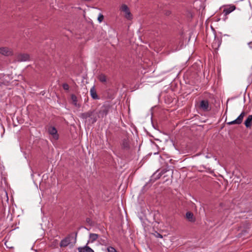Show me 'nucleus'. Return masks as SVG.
I'll list each match as a JSON object with an SVG mask.
<instances>
[{
    "label": "nucleus",
    "instance_id": "39448f33",
    "mask_svg": "<svg viewBox=\"0 0 252 252\" xmlns=\"http://www.w3.org/2000/svg\"><path fill=\"white\" fill-rule=\"evenodd\" d=\"M0 54L4 56H10L13 55L12 50L7 47L0 48Z\"/></svg>",
    "mask_w": 252,
    "mask_h": 252
},
{
    "label": "nucleus",
    "instance_id": "9b49d317",
    "mask_svg": "<svg viewBox=\"0 0 252 252\" xmlns=\"http://www.w3.org/2000/svg\"><path fill=\"white\" fill-rule=\"evenodd\" d=\"M186 219L190 222H193L195 221V218L193 214L191 212H188L186 215Z\"/></svg>",
    "mask_w": 252,
    "mask_h": 252
},
{
    "label": "nucleus",
    "instance_id": "0eeeda50",
    "mask_svg": "<svg viewBox=\"0 0 252 252\" xmlns=\"http://www.w3.org/2000/svg\"><path fill=\"white\" fill-rule=\"evenodd\" d=\"M16 61L19 62L30 60V56L28 54H19L16 57Z\"/></svg>",
    "mask_w": 252,
    "mask_h": 252
},
{
    "label": "nucleus",
    "instance_id": "5701e85b",
    "mask_svg": "<svg viewBox=\"0 0 252 252\" xmlns=\"http://www.w3.org/2000/svg\"><path fill=\"white\" fill-rule=\"evenodd\" d=\"M216 43H218V47H219L220 44H221V41L219 38L215 39V42H214L213 44H216Z\"/></svg>",
    "mask_w": 252,
    "mask_h": 252
},
{
    "label": "nucleus",
    "instance_id": "f257e3e1",
    "mask_svg": "<svg viewBox=\"0 0 252 252\" xmlns=\"http://www.w3.org/2000/svg\"><path fill=\"white\" fill-rule=\"evenodd\" d=\"M110 109V106L108 104L102 105L97 113V117L101 118H104L108 114Z\"/></svg>",
    "mask_w": 252,
    "mask_h": 252
},
{
    "label": "nucleus",
    "instance_id": "f8f14e48",
    "mask_svg": "<svg viewBox=\"0 0 252 252\" xmlns=\"http://www.w3.org/2000/svg\"><path fill=\"white\" fill-rule=\"evenodd\" d=\"M122 147L125 150H128L129 149V142L127 139H124L123 140Z\"/></svg>",
    "mask_w": 252,
    "mask_h": 252
},
{
    "label": "nucleus",
    "instance_id": "a211bd4d",
    "mask_svg": "<svg viewBox=\"0 0 252 252\" xmlns=\"http://www.w3.org/2000/svg\"><path fill=\"white\" fill-rule=\"evenodd\" d=\"M98 79L102 83H105L106 82V76L103 74H101L98 75Z\"/></svg>",
    "mask_w": 252,
    "mask_h": 252
},
{
    "label": "nucleus",
    "instance_id": "412c9836",
    "mask_svg": "<svg viewBox=\"0 0 252 252\" xmlns=\"http://www.w3.org/2000/svg\"><path fill=\"white\" fill-rule=\"evenodd\" d=\"M63 88L65 91H68L69 90V86L66 83H64L63 84Z\"/></svg>",
    "mask_w": 252,
    "mask_h": 252
},
{
    "label": "nucleus",
    "instance_id": "6ab92c4d",
    "mask_svg": "<svg viewBox=\"0 0 252 252\" xmlns=\"http://www.w3.org/2000/svg\"><path fill=\"white\" fill-rule=\"evenodd\" d=\"M71 100L75 105H77V98L75 95L72 94L71 95Z\"/></svg>",
    "mask_w": 252,
    "mask_h": 252
},
{
    "label": "nucleus",
    "instance_id": "4468645a",
    "mask_svg": "<svg viewBox=\"0 0 252 252\" xmlns=\"http://www.w3.org/2000/svg\"><path fill=\"white\" fill-rule=\"evenodd\" d=\"M161 176V173H160L159 170H157L156 172H155L152 176L151 181H152L153 182H155L157 180L160 178V177Z\"/></svg>",
    "mask_w": 252,
    "mask_h": 252
},
{
    "label": "nucleus",
    "instance_id": "ddd939ff",
    "mask_svg": "<svg viewBox=\"0 0 252 252\" xmlns=\"http://www.w3.org/2000/svg\"><path fill=\"white\" fill-rule=\"evenodd\" d=\"M244 124L247 128L251 127L252 125V115L248 116V118L245 121Z\"/></svg>",
    "mask_w": 252,
    "mask_h": 252
},
{
    "label": "nucleus",
    "instance_id": "f03ea898",
    "mask_svg": "<svg viewBox=\"0 0 252 252\" xmlns=\"http://www.w3.org/2000/svg\"><path fill=\"white\" fill-rule=\"evenodd\" d=\"M94 110H90L87 112L82 113L81 117L83 119H86L88 118H90L93 120V122H95L97 121V118L94 116Z\"/></svg>",
    "mask_w": 252,
    "mask_h": 252
},
{
    "label": "nucleus",
    "instance_id": "393cba45",
    "mask_svg": "<svg viewBox=\"0 0 252 252\" xmlns=\"http://www.w3.org/2000/svg\"><path fill=\"white\" fill-rule=\"evenodd\" d=\"M157 237H159V238H162V235L161 234H160L159 233H157Z\"/></svg>",
    "mask_w": 252,
    "mask_h": 252
},
{
    "label": "nucleus",
    "instance_id": "20e7f679",
    "mask_svg": "<svg viewBox=\"0 0 252 252\" xmlns=\"http://www.w3.org/2000/svg\"><path fill=\"white\" fill-rule=\"evenodd\" d=\"M120 10L121 11L125 13V17L127 20H131L132 18V15L128 7V6L124 4H122Z\"/></svg>",
    "mask_w": 252,
    "mask_h": 252
},
{
    "label": "nucleus",
    "instance_id": "a878e982",
    "mask_svg": "<svg viewBox=\"0 0 252 252\" xmlns=\"http://www.w3.org/2000/svg\"><path fill=\"white\" fill-rule=\"evenodd\" d=\"M173 170L172 169V174H173Z\"/></svg>",
    "mask_w": 252,
    "mask_h": 252
},
{
    "label": "nucleus",
    "instance_id": "dca6fc26",
    "mask_svg": "<svg viewBox=\"0 0 252 252\" xmlns=\"http://www.w3.org/2000/svg\"><path fill=\"white\" fill-rule=\"evenodd\" d=\"M90 94L92 97L94 99H98V96L96 92L94 86H93L91 88L90 90Z\"/></svg>",
    "mask_w": 252,
    "mask_h": 252
},
{
    "label": "nucleus",
    "instance_id": "9d476101",
    "mask_svg": "<svg viewBox=\"0 0 252 252\" xmlns=\"http://www.w3.org/2000/svg\"><path fill=\"white\" fill-rule=\"evenodd\" d=\"M70 243V237H66L64 239H63L60 244L61 247H65L67 246Z\"/></svg>",
    "mask_w": 252,
    "mask_h": 252
},
{
    "label": "nucleus",
    "instance_id": "1a4fd4ad",
    "mask_svg": "<svg viewBox=\"0 0 252 252\" xmlns=\"http://www.w3.org/2000/svg\"><path fill=\"white\" fill-rule=\"evenodd\" d=\"M235 9H236V6L234 5H231L224 8L223 13L225 16H226L233 11Z\"/></svg>",
    "mask_w": 252,
    "mask_h": 252
},
{
    "label": "nucleus",
    "instance_id": "b1692460",
    "mask_svg": "<svg viewBox=\"0 0 252 252\" xmlns=\"http://www.w3.org/2000/svg\"><path fill=\"white\" fill-rule=\"evenodd\" d=\"M170 169H163L161 171H159L160 173H161V175L162 176L163 174H164L165 173H166L167 171H169Z\"/></svg>",
    "mask_w": 252,
    "mask_h": 252
},
{
    "label": "nucleus",
    "instance_id": "aec40b11",
    "mask_svg": "<svg viewBox=\"0 0 252 252\" xmlns=\"http://www.w3.org/2000/svg\"><path fill=\"white\" fill-rule=\"evenodd\" d=\"M107 250L108 252H118L114 247L111 246L108 247Z\"/></svg>",
    "mask_w": 252,
    "mask_h": 252
},
{
    "label": "nucleus",
    "instance_id": "6e6552de",
    "mask_svg": "<svg viewBox=\"0 0 252 252\" xmlns=\"http://www.w3.org/2000/svg\"><path fill=\"white\" fill-rule=\"evenodd\" d=\"M49 133L52 135L55 140H57L59 138V135L57 133L56 128L54 126H49L48 129Z\"/></svg>",
    "mask_w": 252,
    "mask_h": 252
},
{
    "label": "nucleus",
    "instance_id": "423d86ee",
    "mask_svg": "<svg viewBox=\"0 0 252 252\" xmlns=\"http://www.w3.org/2000/svg\"><path fill=\"white\" fill-rule=\"evenodd\" d=\"M245 115V112H242L236 120L232 121L231 122H228L227 124L228 125H234V124L239 125V124H241Z\"/></svg>",
    "mask_w": 252,
    "mask_h": 252
},
{
    "label": "nucleus",
    "instance_id": "f3484780",
    "mask_svg": "<svg viewBox=\"0 0 252 252\" xmlns=\"http://www.w3.org/2000/svg\"><path fill=\"white\" fill-rule=\"evenodd\" d=\"M98 237V235L95 233H90V239L91 242L95 241Z\"/></svg>",
    "mask_w": 252,
    "mask_h": 252
},
{
    "label": "nucleus",
    "instance_id": "7ed1b4c3",
    "mask_svg": "<svg viewBox=\"0 0 252 252\" xmlns=\"http://www.w3.org/2000/svg\"><path fill=\"white\" fill-rule=\"evenodd\" d=\"M198 107L204 112H209L211 109V107L209 105L207 100H201L199 104Z\"/></svg>",
    "mask_w": 252,
    "mask_h": 252
},
{
    "label": "nucleus",
    "instance_id": "4be33fe9",
    "mask_svg": "<svg viewBox=\"0 0 252 252\" xmlns=\"http://www.w3.org/2000/svg\"><path fill=\"white\" fill-rule=\"evenodd\" d=\"M103 16L102 14H99V16L98 17L97 20L99 23H101L103 21Z\"/></svg>",
    "mask_w": 252,
    "mask_h": 252
},
{
    "label": "nucleus",
    "instance_id": "2eb2a0df",
    "mask_svg": "<svg viewBox=\"0 0 252 252\" xmlns=\"http://www.w3.org/2000/svg\"><path fill=\"white\" fill-rule=\"evenodd\" d=\"M79 252H94V250L87 246L78 248Z\"/></svg>",
    "mask_w": 252,
    "mask_h": 252
}]
</instances>
